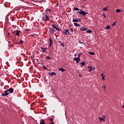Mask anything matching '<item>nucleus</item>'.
Listing matches in <instances>:
<instances>
[{"label":"nucleus","mask_w":124,"mask_h":124,"mask_svg":"<svg viewBox=\"0 0 124 124\" xmlns=\"http://www.w3.org/2000/svg\"><path fill=\"white\" fill-rule=\"evenodd\" d=\"M78 43H80V44H84V43L81 42V41H78Z\"/></svg>","instance_id":"obj_34"},{"label":"nucleus","mask_w":124,"mask_h":124,"mask_svg":"<svg viewBox=\"0 0 124 124\" xmlns=\"http://www.w3.org/2000/svg\"><path fill=\"white\" fill-rule=\"evenodd\" d=\"M80 64L82 65V66H84L85 64H86L84 62H81Z\"/></svg>","instance_id":"obj_24"},{"label":"nucleus","mask_w":124,"mask_h":124,"mask_svg":"<svg viewBox=\"0 0 124 124\" xmlns=\"http://www.w3.org/2000/svg\"><path fill=\"white\" fill-rule=\"evenodd\" d=\"M43 67L44 69H47V67L45 66V65H43Z\"/></svg>","instance_id":"obj_31"},{"label":"nucleus","mask_w":124,"mask_h":124,"mask_svg":"<svg viewBox=\"0 0 124 124\" xmlns=\"http://www.w3.org/2000/svg\"><path fill=\"white\" fill-rule=\"evenodd\" d=\"M53 120L54 119L53 118L49 119V120L50 121V122H53Z\"/></svg>","instance_id":"obj_36"},{"label":"nucleus","mask_w":124,"mask_h":124,"mask_svg":"<svg viewBox=\"0 0 124 124\" xmlns=\"http://www.w3.org/2000/svg\"><path fill=\"white\" fill-rule=\"evenodd\" d=\"M78 75L80 77H82V75H81V74H78Z\"/></svg>","instance_id":"obj_43"},{"label":"nucleus","mask_w":124,"mask_h":124,"mask_svg":"<svg viewBox=\"0 0 124 124\" xmlns=\"http://www.w3.org/2000/svg\"><path fill=\"white\" fill-rule=\"evenodd\" d=\"M47 11H49V12L51 11V9H49V8H47V9H46V12L47 13Z\"/></svg>","instance_id":"obj_25"},{"label":"nucleus","mask_w":124,"mask_h":124,"mask_svg":"<svg viewBox=\"0 0 124 124\" xmlns=\"http://www.w3.org/2000/svg\"><path fill=\"white\" fill-rule=\"evenodd\" d=\"M55 30L58 31H62V30L58 28H56Z\"/></svg>","instance_id":"obj_27"},{"label":"nucleus","mask_w":124,"mask_h":124,"mask_svg":"<svg viewBox=\"0 0 124 124\" xmlns=\"http://www.w3.org/2000/svg\"><path fill=\"white\" fill-rule=\"evenodd\" d=\"M115 26H116V22H114V23L112 24V27H115Z\"/></svg>","instance_id":"obj_28"},{"label":"nucleus","mask_w":124,"mask_h":124,"mask_svg":"<svg viewBox=\"0 0 124 124\" xmlns=\"http://www.w3.org/2000/svg\"><path fill=\"white\" fill-rule=\"evenodd\" d=\"M110 26H107L106 27V29H107L108 30H109V29H110Z\"/></svg>","instance_id":"obj_29"},{"label":"nucleus","mask_w":124,"mask_h":124,"mask_svg":"<svg viewBox=\"0 0 124 124\" xmlns=\"http://www.w3.org/2000/svg\"><path fill=\"white\" fill-rule=\"evenodd\" d=\"M46 59H49V60H51V57H49V56H46Z\"/></svg>","instance_id":"obj_30"},{"label":"nucleus","mask_w":124,"mask_h":124,"mask_svg":"<svg viewBox=\"0 0 124 124\" xmlns=\"http://www.w3.org/2000/svg\"><path fill=\"white\" fill-rule=\"evenodd\" d=\"M120 12H121V9H117L116 10V13H119Z\"/></svg>","instance_id":"obj_26"},{"label":"nucleus","mask_w":124,"mask_h":124,"mask_svg":"<svg viewBox=\"0 0 124 124\" xmlns=\"http://www.w3.org/2000/svg\"><path fill=\"white\" fill-rule=\"evenodd\" d=\"M0 69H1V68L0 67Z\"/></svg>","instance_id":"obj_53"},{"label":"nucleus","mask_w":124,"mask_h":124,"mask_svg":"<svg viewBox=\"0 0 124 124\" xmlns=\"http://www.w3.org/2000/svg\"><path fill=\"white\" fill-rule=\"evenodd\" d=\"M108 8H107V7H105V8H103V11H107V10H107Z\"/></svg>","instance_id":"obj_23"},{"label":"nucleus","mask_w":124,"mask_h":124,"mask_svg":"<svg viewBox=\"0 0 124 124\" xmlns=\"http://www.w3.org/2000/svg\"><path fill=\"white\" fill-rule=\"evenodd\" d=\"M31 36L32 37H33V36H34V34H31Z\"/></svg>","instance_id":"obj_45"},{"label":"nucleus","mask_w":124,"mask_h":124,"mask_svg":"<svg viewBox=\"0 0 124 124\" xmlns=\"http://www.w3.org/2000/svg\"><path fill=\"white\" fill-rule=\"evenodd\" d=\"M84 1H86V0H84Z\"/></svg>","instance_id":"obj_54"},{"label":"nucleus","mask_w":124,"mask_h":124,"mask_svg":"<svg viewBox=\"0 0 124 124\" xmlns=\"http://www.w3.org/2000/svg\"><path fill=\"white\" fill-rule=\"evenodd\" d=\"M63 33H64V34H65V35H67V34L68 35H71V33H70V32H69V30H67V29H65L63 31Z\"/></svg>","instance_id":"obj_2"},{"label":"nucleus","mask_w":124,"mask_h":124,"mask_svg":"<svg viewBox=\"0 0 124 124\" xmlns=\"http://www.w3.org/2000/svg\"><path fill=\"white\" fill-rule=\"evenodd\" d=\"M12 33H16V31H12Z\"/></svg>","instance_id":"obj_44"},{"label":"nucleus","mask_w":124,"mask_h":124,"mask_svg":"<svg viewBox=\"0 0 124 124\" xmlns=\"http://www.w3.org/2000/svg\"><path fill=\"white\" fill-rule=\"evenodd\" d=\"M88 68H90L91 69H93V67L92 66H90V67H88Z\"/></svg>","instance_id":"obj_33"},{"label":"nucleus","mask_w":124,"mask_h":124,"mask_svg":"<svg viewBox=\"0 0 124 124\" xmlns=\"http://www.w3.org/2000/svg\"><path fill=\"white\" fill-rule=\"evenodd\" d=\"M58 42H59V43L61 44V46H62V47H64L65 46V45H64V43H62L61 41H58Z\"/></svg>","instance_id":"obj_14"},{"label":"nucleus","mask_w":124,"mask_h":124,"mask_svg":"<svg viewBox=\"0 0 124 124\" xmlns=\"http://www.w3.org/2000/svg\"><path fill=\"white\" fill-rule=\"evenodd\" d=\"M41 48L42 49L43 53H45V52H46V49H47V48L42 47H41Z\"/></svg>","instance_id":"obj_9"},{"label":"nucleus","mask_w":124,"mask_h":124,"mask_svg":"<svg viewBox=\"0 0 124 124\" xmlns=\"http://www.w3.org/2000/svg\"><path fill=\"white\" fill-rule=\"evenodd\" d=\"M103 118H105V116H103Z\"/></svg>","instance_id":"obj_52"},{"label":"nucleus","mask_w":124,"mask_h":124,"mask_svg":"<svg viewBox=\"0 0 124 124\" xmlns=\"http://www.w3.org/2000/svg\"><path fill=\"white\" fill-rule=\"evenodd\" d=\"M23 43H24V41L21 40L20 41V42L18 43V44H23Z\"/></svg>","instance_id":"obj_21"},{"label":"nucleus","mask_w":124,"mask_h":124,"mask_svg":"<svg viewBox=\"0 0 124 124\" xmlns=\"http://www.w3.org/2000/svg\"><path fill=\"white\" fill-rule=\"evenodd\" d=\"M74 25L75 27H77V26L81 27V25L80 24H78L77 23H74Z\"/></svg>","instance_id":"obj_13"},{"label":"nucleus","mask_w":124,"mask_h":124,"mask_svg":"<svg viewBox=\"0 0 124 124\" xmlns=\"http://www.w3.org/2000/svg\"><path fill=\"white\" fill-rule=\"evenodd\" d=\"M52 28H54V29H55V30H56V29H57L56 27H57V25L54 24V25H52Z\"/></svg>","instance_id":"obj_20"},{"label":"nucleus","mask_w":124,"mask_h":124,"mask_svg":"<svg viewBox=\"0 0 124 124\" xmlns=\"http://www.w3.org/2000/svg\"><path fill=\"white\" fill-rule=\"evenodd\" d=\"M8 43L9 44L11 43V42H10V41H9L8 42Z\"/></svg>","instance_id":"obj_49"},{"label":"nucleus","mask_w":124,"mask_h":124,"mask_svg":"<svg viewBox=\"0 0 124 124\" xmlns=\"http://www.w3.org/2000/svg\"><path fill=\"white\" fill-rule=\"evenodd\" d=\"M9 94L10 93H13V92H14V89L13 88H10L9 89L7 90Z\"/></svg>","instance_id":"obj_3"},{"label":"nucleus","mask_w":124,"mask_h":124,"mask_svg":"<svg viewBox=\"0 0 124 124\" xmlns=\"http://www.w3.org/2000/svg\"><path fill=\"white\" fill-rule=\"evenodd\" d=\"M9 34H10V33H8V36L9 35Z\"/></svg>","instance_id":"obj_51"},{"label":"nucleus","mask_w":124,"mask_h":124,"mask_svg":"<svg viewBox=\"0 0 124 124\" xmlns=\"http://www.w3.org/2000/svg\"><path fill=\"white\" fill-rule=\"evenodd\" d=\"M0 75H3V72H0Z\"/></svg>","instance_id":"obj_35"},{"label":"nucleus","mask_w":124,"mask_h":124,"mask_svg":"<svg viewBox=\"0 0 124 124\" xmlns=\"http://www.w3.org/2000/svg\"><path fill=\"white\" fill-rule=\"evenodd\" d=\"M15 31H16V35L17 36H19V35H20L19 32H21V31H19L18 30H16Z\"/></svg>","instance_id":"obj_6"},{"label":"nucleus","mask_w":124,"mask_h":124,"mask_svg":"<svg viewBox=\"0 0 124 124\" xmlns=\"http://www.w3.org/2000/svg\"><path fill=\"white\" fill-rule=\"evenodd\" d=\"M74 10L75 11H79V8H77L76 7H74Z\"/></svg>","instance_id":"obj_17"},{"label":"nucleus","mask_w":124,"mask_h":124,"mask_svg":"<svg viewBox=\"0 0 124 124\" xmlns=\"http://www.w3.org/2000/svg\"><path fill=\"white\" fill-rule=\"evenodd\" d=\"M50 32L51 34H53V33H55V29L53 28H50Z\"/></svg>","instance_id":"obj_7"},{"label":"nucleus","mask_w":124,"mask_h":124,"mask_svg":"<svg viewBox=\"0 0 124 124\" xmlns=\"http://www.w3.org/2000/svg\"><path fill=\"white\" fill-rule=\"evenodd\" d=\"M103 75H104V74H102V75H101V76L102 77H104V76H103Z\"/></svg>","instance_id":"obj_48"},{"label":"nucleus","mask_w":124,"mask_h":124,"mask_svg":"<svg viewBox=\"0 0 124 124\" xmlns=\"http://www.w3.org/2000/svg\"><path fill=\"white\" fill-rule=\"evenodd\" d=\"M25 31H30V30L29 29H26Z\"/></svg>","instance_id":"obj_38"},{"label":"nucleus","mask_w":124,"mask_h":124,"mask_svg":"<svg viewBox=\"0 0 124 124\" xmlns=\"http://www.w3.org/2000/svg\"><path fill=\"white\" fill-rule=\"evenodd\" d=\"M102 80H105V78H104V77H102Z\"/></svg>","instance_id":"obj_41"},{"label":"nucleus","mask_w":124,"mask_h":124,"mask_svg":"<svg viewBox=\"0 0 124 124\" xmlns=\"http://www.w3.org/2000/svg\"><path fill=\"white\" fill-rule=\"evenodd\" d=\"M9 94L7 90H6L2 94V96H6Z\"/></svg>","instance_id":"obj_5"},{"label":"nucleus","mask_w":124,"mask_h":124,"mask_svg":"<svg viewBox=\"0 0 124 124\" xmlns=\"http://www.w3.org/2000/svg\"><path fill=\"white\" fill-rule=\"evenodd\" d=\"M81 55H82V53L79 54L78 57H81Z\"/></svg>","instance_id":"obj_40"},{"label":"nucleus","mask_w":124,"mask_h":124,"mask_svg":"<svg viewBox=\"0 0 124 124\" xmlns=\"http://www.w3.org/2000/svg\"><path fill=\"white\" fill-rule=\"evenodd\" d=\"M93 70V69H90L89 70V71H92Z\"/></svg>","instance_id":"obj_47"},{"label":"nucleus","mask_w":124,"mask_h":124,"mask_svg":"<svg viewBox=\"0 0 124 124\" xmlns=\"http://www.w3.org/2000/svg\"><path fill=\"white\" fill-rule=\"evenodd\" d=\"M45 13H43V17L42 19L44 22H47V21H49L50 20V18H49V16H47V13L46 15H44Z\"/></svg>","instance_id":"obj_1"},{"label":"nucleus","mask_w":124,"mask_h":124,"mask_svg":"<svg viewBox=\"0 0 124 124\" xmlns=\"http://www.w3.org/2000/svg\"><path fill=\"white\" fill-rule=\"evenodd\" d=\"M49 75H50V76H54V75H57V74H56V72H52V73H48Z\"/></svg>","instance_id":"obj_8"},{"label":"nucleus","mask_w":124,"mask_h":124,"mask_svg":"<svg viewBox=\"0 0 124 124\" xmlns=\"http://www.w3.org/2000/svg\"><path fill=\"white\" fill-rule=\"evenodd\" d=\"M78 22H81V21H82V20H81V19H80V18H78Z\"/></svg>","instance_id":"obj_42"},{"label":"nucleus","mask_w":124,"mask_h":124,"mask_svg":"<svg viewBox=\"0 0 124 124\" xmlns=\"http://www.w3.org/2000/svg\"><path fill=\"white\" fill-rule=\"evenodd\" d=\"M49 47H51L52 46V44L53 43V41L52 40V38H49Z\"/></svg>","instance_id":"obj_11"},{"label":"nucleus","mask_w":124,"mask_h":124,"mask_svg":"<svg viewBox=\"0 0 124 124\" xmlns=\"http://www.w3.org/2000/svg\"><path fill=\"white\" fill-rule=\"evenodd\" d=\"M77 13H79L80 15H83V16H86V14H88V13H86L84 11H81V12H77Z\"/></svg>","instance_id":"obj_4"},{"label":"nucleus","mask_w":124,"mask_h":124,"mask_svg":"<svg viewBox=\"0 0 124 124\" xmlns=\"http://www.w3.org/2000/svg\"><path fill=\"white\" fill-rule=\"evenodd\" d=\"M78 60H79V61H81V58H80V57L78 56V58H76Z\"/></svg>","instance_id":"obj_32"},{"label":"nucleus","mask_w":124,"mask_h":124,"mask_svg":"<svg viewBox=\"0 0 124 124\" xmlns=\"http://www.w3.org/2000/svg\"><path fill=\"white\" fill-rule=\"evenodd\" d=\"M87 33H92V32H93V31H91V30H88L87 31Z\"/></svg>","instance_id":"obj_22"},{"label":"nucleus","mask_w":124,"mask_h":124,"mask_svg":"<svg viewBox=\"0 0 124 124\" xmlns=\"http://www.w3.org/2000/svg\"><path fill=\"white\" fill-rule=\"evenodd\" d=\"M72 22H73V23L74 22H76V23H78V22H79V20L78 19H73Z\"/></svg>","instance_id":"obj_18"},{"label":"nucleus","mask_w":124,"mask_h":124,"mask_svg":"<svg viewBox=\"0 0 124 124\" xmlns=\"http://www.w3.org/2000/svg\"><path fill=\"white\" fill-rule=\"evenodd\" d=\"M73 60H74V61H76L77 63H79V62L80 61V60H79V59H77V58H74Z\"/></svg>","instance_id":"obj_10"},{"label":"nucleus","mask_w":124,"mask_h":124,"mask_svg":"<svg viewBox=\"0 0 124 124\" xmlns=\"http://www.w3.org/2000/svg\"><path fill=\"white\" fill-rule=\"evenodd\" d=\"M103 16L105 17V18H106V16H105V14H103Z\"/></svg>","instance_id":"obj_46"},{"label":"nucleus","mask_w":124,"mask_h":124,"mask_svg":"<svg viewBox=\"0 0 124 124\" xmlns=\"http://www.w3.org/2000/svg\"><path fill=\"white\" fill-rule=\"evenodd\" d=\"M89 54L90 55H93V56H94L95 55V53L93 52H90Z\"/></svg>","instance_id":"obj_19"},{"label":"nucleus","mask_w":124,"mask_h":124,"mask_svg":"<svg viewBox=\"0 0 124 124\" xmlns=\"http://www.w3.org/2000/svg\"><path fill=\"white\" fill-rule=\"evenodd\" d=\"M98 120H99L100 122H101V121H103L104 122H105V119H103V118L99 117Z\"/></svg>","instance_id":"obj_16"},{"label":"nucleus","mask_w":124,"mask_h":124,"mask_svg":"<svg viewBox=\"0 0 124 124\" xmlns=\"http://www.w3.org/2000/svg\"><path fill=\"white\" fill-rule=\"evenodd\" d=\"M74 56H75V57H76V56H77L76 54H75Z\"/></svg>","instance_id":"obj_50"},{"label":"nucleus","mask_w":124,"mask_h":124,"mask_svg":"<svg viewBox=\"0 0 124 124\" xmlns=\"http://www.w3.org/2000/svg\"><path fill=\"white\" fill-rule=\"evenodd\" d=\"M102 89H104V90H105V86H102Z\"/></svg>","instance_id":"obj_39"},{"label":"nucleus","mask_w":124,"mask_h":124,"mask_svg":"<svg viewBox=\"0 0 124 124\" xmlns=\"http://www.w3.org/2000/svg\"><path fill=\"white\" fill-rule=\"evenodd\" d=\"M58 70H59L60 71H62V72H64V71H65V69H64L62 68H59Z\"/></svg>","instance_id":"obj_12"},{"label":"nucleus","mask_w":124,"mask_h":124,"mask_svg":"<svg viewBox=\"0 0 124 124\" xmlns=\"http://www.w3.org/2000/svg\"><path fill=\"white\" fill-rule=\"evenodd\" d=\"M80 31H87V28H85L84 27H81Z\"/></svg>","instance_id":"obj_15"},{"label":"nucleus","mask_w":124,"mask_h":124,"mask_svg":"<svg viewBox=\"0 0 124 124\" xmlns=\"http://www.w3.org/2000/svg\"><path fill=\"white\" fill-rule=\"evenodd\" d=\"M70 31L72 32H73V28H71Z\"/></svg>","instance_id":"obj_37"}]
</instances>
